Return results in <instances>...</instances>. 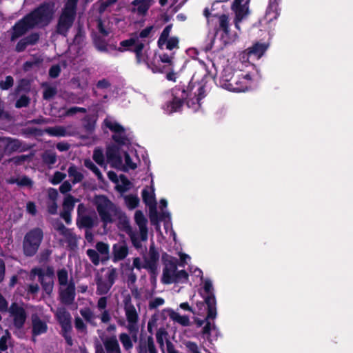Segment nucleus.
<instances>
[{"mask_svg": "<svg viewBox=\"0 0 353 353\" xmlns=\"http://www.w3.org/2000/svg\"><path fill=\"white\" fill-rule=\"evenodd\" d=\"M159 259V254L152 243L150 246L148 254L143 256V268L147 270L154 278L158 273Z\"/></svg>", "mask_w": 353, "mask_h": 353, "instance_id": "obj_16", "label": "nucleus"}, {"mask_svg": "<svg viewBox=\"0 0 353 353\" xmlns=\"http://www.w3.org/2000/svg\"><path fill=\"white\" fill-rule=\"evenodd\" d=\"M71 332H72V329H68V330L64 329V330H61V335L65 340L66 343L69 346L73 345V340H72V338L71 336Z\"/></svg>", "mask_w": 353, "mask_h": 353, "instance_id": "obj_64", "label": "nucleus"}, {"mask_svg": "<svg viewBox=\"0 0 353 353\" xmlns=\"http://www.w3.org/2000/svg\"><path fill=\"white\" fill-rule=\"evenodd\" d=\"M219 3V1H216L212 3L210 8H205L203 11V15L207 19L208 25L214 29L215 35L221 28V12Z\"/></svg>", "mask_w": 353, "mask_h": 353, "instance_id": "obj_11", "label": "nucleus"}, {"mask_svg": "<svg viewBox=\"0 0 353 353\" xmlns=\"http://www.w3.org/2000/svg\"><path fill=\"white\" fill-rule=\"evenodd\" d=\"M68 173L70 178L72 179V183L73 184H76L81 182L84 176L83 173L79 170V169L74 164H71L68 169Z\"/></svg>", "mask_w": 353, "mask_h": 353, "instance_id": "obj_40", "label": "nucleus"}, {"mask_svg": "<svg viewBox=\"0 0 353 353\" xmlns=\"http://www.w3.org/2000/svg\"><path fill=\"white\" fill-rule=\"evenodd\" d=\"M44 132L52 137H72L77 134V129L73 125H57L46 128Z\"/></svg>", "mask_w": 353, "mask_h": 353, "instance_id": "obj_22", "label": "nucleus"}, {"mask_svg": "<svg viewBox=\"0 0 353 353\" xmlns=\"http://www.w3.org/2000/svg\"><path fill=\"white\" fill-rule=\"evenodd\" d=\"M8 312L13 319L14 327L18 330L21 329L27 319V314L25 309L19 304L13 303L9 307Z\"/></svg>", "mask_w": 353, "mask_h": 353, "instance_id": "obj_20", "label": "nucleus"}, {"mask_svg": "<svg viewBox=\"0 0 353 353\" xmlns=\"http://www.w3.org/2000/svg\"><path fill=\"white\" fill-rule=\"evenodd\" d=\"M95 353H122L119 341L115 336L105 338L103 345L98 343L94 346Z\"/></svg>", "mask_w": 353, "mask_h": 353, "instance_id": "obj_19", "label": "nucleus"}, {"mask_svg": "<svg viewBox=\"0 0 353 353\" xmlns=\"http://www.w3.org/2000/svg\"><path fill=\"white\" fill-rule=\"evenodd\" d=\"M137 274L134 272L132 268H129V272L127 274V284L129 288L131 289L133 292V288L135 287V283L137 282Z\"/></svg>", "mask_w": 353, "mask_h": 353, "instance_id": "obj_49", "label": "nucleus"}, {"mask_svg": "<svg viewBox=\"0 0 353 353\" xmlns=\"http://www.w3.org/2000/svg\"><path fill=\"white\" fill-rule=\"evenodd\" d=\"M169 318L175 323L179 325L186 327L190 325V321L188 316L181 315L179 313L174 311L172 309L168 310Z\"/></svg>", "mask_w": 353, "mask_h": 353, "instance_id": "obj_38", "label": "nucleus"}, {"mask_svg": "<svg viewBox=\"0 0 353 353\" xmlns=\"http://www.w3.org/2000/svg\"><path fill=\"white\" fill-rule=\"evenodd\" d=\"M250 1V0H233L231 8L235 14L233 23L236 30H240L239 23L249 13L248 3Z\"/></svg>", "mask_w": 353, "mask_h": 353, "instance_id": "obj_14", "label": "nucleus"}, {"mask_svg": "<svg viewBox=\"0 0 353 353\" xmlns=\"http://www.w3.org/2000/svg\"><path fill=\"white\" fill-rule=\"evenodd\" d=\"M189 97L188 93L185 89L178 90L174 92V97L172 101L168 105V110L170 112L178 111L183 104V101Z\"/></svg>", "mask_w": 353, "mask_h": 353, "instance_id": "obj_28", "label": "nucleus"}, {"mask_svg": "<svg viewBox=\"0 0 353 353\" xmlns=\"http://www.w3.org/2000/svg\"><path fill=\"white\" fill-rule=\"evenodd\" d=\"M189 96H192V94L196 97V101L199 102L205 97V90L204 87L201 85H198V87L195 91L193 89L191 90Z\"/></svg>", "mask_w": 353, "mask_h": 353, "instance_id": "obj_56", "label": "nucleus"}, {"mask_svg": "<svg viewBox=\"0 0 353 353\" xmlns=\"http://www.w3.org/2000/svg\"><path fill=\"white\" fill-rule=\"evenodd\" d=\"M43 87L44 88L43 98L45 100H50L57 94V88L55 85L46 83L43 84Z\"/></svg>", "mask_w": 353, "mask_h": 353, "instance_id": "obj_44", "label": "nucleus"}, {"mask_svg": "<svg viewBox=\"0 0 353 353\" xmlns=\"http://www.w3.org/2000/svg\"><path fill=\"white\" fill-rule=\"evenodd\" d=\"M125 203L129 209H134L138 206L139 199L137 196L133 195H128L125 196Z\"/></svg>", "mask_w": 353, "mask_h": 353, "instance_id": "obj_51", "label": "nucleus"}, {"mask_svg": "<svg viewBox=\"0 0 353 353\" xmlns=\"http://www.w3.org/2000/svg\"><path fill=\"white\" fill-rule=\"evenodd\" d=\"M97 28L99 32L102 34L103 37L108 36L110 32V29L108 27H106L101 19L97 20Z\"/></svg>", "mask_w": 353, "mask_h": 353, "instance_id": "obj_63", "label": "nucleus"}, {"mask_svg": "<svg viewBox=\"0 0 353 353\" xmlns=\"http://www.w3.org/2000/svg\"><path fill=\"white\" fill-rule=\"evenodd\" d=\"M268 45L259 41L253 43L251 47L242 52L241 59L242 61H250V58L259 59L263 57L268 49Z\"/></svg>", "mask_w": 353, "mask_h": 353, "instance_id": "obj_18", "label": "nucleus"}, {"mask_svg": "<svg viewBox=\"0 0 353 353\" xmlns=\"http://www.w3.org/2000/svg\"><path fill=\"white\" fill-rule=\"evenodd\" d=\"M83 127L88 132H92L95 128V120L90 116H85L83 119Z\"/></svg>", "mask_w": 353, "mask_h": 353, "instance_id": "obj_55", "label": "nucleus"}, {"mask_svg": "<svg viewBox=\"0 0 353 353\" xmlns=\"http://www.w3.org/2000/svg\"><path fill=\"white\" fill-rule=\"evenodd\" d=\"M279 1V0H270L265 13L266 19L269 22L275 20L280 14Z\"/></svg>", "mask_w": 353, "mask_h": 353, "instance_id": "obj_33", "label": "nucleus"}, {"mask_svg": "<svg viewBox=\"0 0 353 353\" xmlns=\"http://www.w3.org/2000/svg\"><path fill=\"white\" fill-rule=\"evenodd\" d=\"M142 197L143 201L146 205H152L154 203V199L153 194L148 191L147 189H143L142 191Z\"/></svg>", "mask_w": 353, "mask_h": 353, "instance_id": "obj_60", "label": "nucleus"}, {"mask_svg": "<svg viewBox=\"0 0 353 353\" xmlns=\"http://www.w3.org/2000/svg\"><path fill=\"white\" fill-rule=\"evenodd\" d=\"M83 164L85 168L90 170L95 174L99 181H102L103 180V174L100 172L99 169L90 159H85L83 161Z\"/></svg>", "mask_w": 353, "mask_h": 353, "instance_id": "obj_45", "label": "nucleus"}, {"mask_svg": "<svg viewBox=\"0 0 353 353\" xmlns=\"http://www.w3.org/2000/svg\"><path fill=\"white\" fill-rule=\"evenodd\" d=\"M179 38L177 37H171L165 43V48L172 50L174 48H179Z\"/></svg>", "mask_w": 353, "mask_h": 353, "instance_id": "obj_61", "label": "nucleus"}, {"mask_svg": "<svg viewBox=\"0 0 353 353\" xmlns=\"http://www.w3.org/2000/svg\"><path fill=\"white\" fill-rule=\"evenodd\" d=\"M132 46L134 47L132 51L135 54L137 63H146L148 65H149L148 63L147 52L143 50L145 45H143L142 43H133Z\"/></svg>", "mask_w": 353, "mask_h": 353, "instance_id": "obj_34", "label": "nucleus"}, {"mask_svg": "<svg viewBox=\"0 0 353 353\" xmlns=\"http://www.w3.org/2000/svg\"><path fill=\"white\" fill-rule=\"evenodd\" d=\"M39 39V34L38 33H32L19 40L16 45L15 50L17 52H21L24 51L28 46L35 45L38 42Z\"/></svg>", "mask_w": 353, "mask_h": 353, "instance_id": "obj_32", "label": "nucleus"}, {"mask_svg": "<svg viewBox=\"0 0 353 353\" xmlns=\"http://www.w3.org/2000/svg\"><path fill=\"white\" fill-rule=\"evenodd\" d=\"M201 294L203 296L205 303L208 307V314L205 319L206 324L203 328V333L204 334H208L210 332L212 329L214 328V325L212 324L211 321H213L216 315L215 299L213 294V287L212 282L210 280H206L205 281Z\"/></svg>", "mask_w": 353, "mask_h": 353, "instance_id": "obj_7", "label": "nucleus"}, {"mask_svg": "<svg viewBox=\"0 0 353 353\" xmlns=\"http://www.w3.org/2000/svg\"><path fill=\"white\" fill-rule=\"evenodd\" d=\"M54 230L68 243V245L73 248L77 246L78 237L71 229L66 228L63 223L57 219L52 222Z\"/></svg>", "mask_w": 353, "mask_h": 353, "instance_id": "obj_17", "label": "nucleus"}, {"mask_svg": "<svg viewBox=\"0 0 353 353\" xmlns=\"http://www.w3.org/2000/svg\"><path fill=\"white\" fill-rule=\"evenodd\" d=\"M106 158L108 162L113 167H117L121 164V159L118 150L115 147H108L107 148Z\"/></svg>", "mask_w": 353, "mask_h": 353, "instance_id": "obj_36", "label": "nucleus"}, {"mask_svg": "<svg viewBox=\"0 0 353 353\" xmlns=\"http://www.w3.org/2000/svg\"><path fill=\"white\" fill-rule=\"evenodd\" d=\"M123 310L128 325L126 328L130 334H134V341L137 340V334L139 331V313L132 303L130 295H125L123 300Z\"/></svg>", "mask_w": 353, "mask_h": 353, "instance_id": "obj_10", "label": "nucleus"}, {"mask_svg": "<svg viewBox=\"0 0 353 353\" xmlns=\"http://www.w3.org/2000/svg\"><path fill=\"white\" fill-rule=\"evenodd\" d=\"M30 103V98L26 94H22L15 102V107L17 108H26L29 105Z\"/></svg>", "mask_w": 353, "mask_h": 353, "instance_id": "obj_52", "label": "nucleus"}, {"mask_svg": "<svg viewBox=\"0 0 353 353\" xmlns=\"http://www.w3.org/2000/svg\"><path fill=\"white\" fill-rule=\"evenodd\" d=\"M14 85V79L11 76H7L4 80L0 81V88L3 90H8Z\"/></svg>", "mask_w": 353, "mask_h": 353, "instance_id": "obj_58", "label": "nucleus"}, {"mask_svg": "<svg viewBox=\"0 0 353 353\" xmlns=\"http://www.w3.org/2000/svg\"><path fill=\"white\" fill-rule=\"evenodd\" d=\"M94 204L101 221L105 224L112 223L120 209L103 195L96 196Z\"/></svg>", "mask_w": 353, "mask_h": 353, "instance_id": "obj_8", "label": "nucleus"}, {"mask_svg": "<svg viewBox=\"0 0 353 353\" xmlns=\"http://www.w3.org/2000/svg\"><path fill=\"white\" fill-rule=\"evenodd\" d=\"M104 123L114 134L112 135L113 140L119 144L125 145L128 140L125 134L124 128L119 123L110 119H105Z\"/></svg>", "mask_w": 353, "mask_h": 353, "instance_id": "obj_21", "label": "nucleus"}, {"mask_svg": "<svg viewBox=\"0 0 353 353\" xmlns=\"http://www.w3.org/2000/svg\"><path fill=\"white\" fill-rule=\"evenodd\" d=\"M129 254V248L125 241H120L113 244L111 256L110 255V246L108 243L99 241L95 245V249H88L86 254L91 263L98 266L101 263H105L110 259L114 263L124 260Z\"/></svg>", "mask_w": 353, "mask_h": 353, "instance_id": "obj_2", "label": "nucleus"}, {"mask_svg": "<svg viewBox=\"0 0 353 353\" xmlns=\"http://www.w3.org/2000/svg\"><path fill=\"white\" fill-rule=\"evenodd\" d=\"M97 221V215L94 212H92L77 217V225L79 228H86L88 230H90L96 225Z\"/></svg>", "mask_w": 353, "mask_h": 353, "instance_id": "obj_31", "label": "nucleus"}, {"mask_svg": "<svg viewBox=\"0 0 353 353\" xmlns=\"http://www.w3.org/2000/svg\"><path fill=\"white\" fill-rule=\"evenodd\" d=\"M0 144L3 147L4 154H10L14 152L23 150L20 141L9 137L0 138Z\"/></svg>", "mask_w": 353, "mask_h": 353, "instance_id": "obj_26", "label": "nucleus"}, {"mask_svg": "<svg viewBox=\"0 0 353 353\" xmlns=\"http://www.w3.org/2000/svg\"><path fill=\"white\" fill-rule=\"evenodd\" d=\"M165 301L161 297H157L154 299H152L148 303V308L149 310H154L158 307L162 305L164 303Z\"/></svg>", "mask_w": 353, "mask_h": 353, "instance_id": "obj_62", "label": "nucleus"}, {"mask_svg": "<svg viewBox=\"0 0 353 353\" xmlns=\"http://www.w3.org/2000/svg\"><path fill=\"white\" fill-rule=\"evenodd\" d=\"M66 177V174L61 172L59 171H57L54 173L50 181L53 185H57L60 183L62 181H63Z\"/></svg>", "mask_w": 353, "mask_h": 353, "instance_id": "obj_57", "label": "nucleus"}, {"mask_svg": "<svg viewBox=\"0 0 353 353\" xmlns=\"http://www.w3.org/2000/svg\"><path fill=\"white\" fill-rule=\"evenodd\" d=\"M41 161L49 169L54 167L57 161V155L52 150H46L41 155Z\"/></svg>", "mask_w": 353, "mask_h": 353, "instance_id": "obj_35", "label": "nucleus"}, {"mask_svg": "<svg viewBox=\"0 0 353 353\" xmlns=\"http://www.w3.org/2000/svg\"><path fill=\"white\" fill-rule=\"evenodd\" d=\"M75 17L76 12L63 8L56 26V32L63 37H67Z\"/></svg>", "mask_w": 353, "mask_h": 353, "instance_id": "obj_12", "label": "nucleus"}, {"mask_svg": "<svg viewBox=\"0 0 353 353\" xmlns=\"http://www.w3.org/2000/svg\"><path fill=\"white\" fill-rule=\"evenodd\" d=\"M41 284L43 290L46 292V294H50L52 292L53 287H54V281L52 279L50 278H45L39 281Z\"/></svg>", "mask_w": 353, "mask_h": 353, "instance_id": "obj_48", "label": "nucleus"}, {"mask_svg": "<svg viewBox=\"0 0 353 353\" xmlns=\"http://www.w3.org/2000/svg\"><path fill=\"white\" fill-rule=\"evenodd\" d=\"M168 335V333L164 327H160L156 332V339L161 350H163L164 340L167 339Z\"/></svg>", "mask_w": 353, "mask_h": 353, "instance_id": "obj_47", "label": "nucleus"}, {"mask_svg": "<svg viewBox=\"0 0 353 353\" xmlns=\"http://www.w3.org/2000/svg\"><path fill=\"white\" fill-rule=\"evenodd\" d=\"M54 14L53 6L43 3L19 20L12 27L10 40L15 41L35 27L43 28L51 21Z\"/></svg>", "mask_w": 353, "mask_h": 353, "instance_id": "obj_1", "label": "nucleus"}, {"mask_svg": "<svg viewBox=\"0 0 353 353\" xmlns=\"http://www.w3.org/2000/svg\"><path fill=\"white\" fill-rule=\"evenodd\" d=\"M103 268L94 274L96 294L99 296L108 294L118 277V272L115 268L112 266L108 268L105 274H103Z\"/></svg>", "mask_w": 353, "mask_h": 353, "instance_id": "obj_6", "label": "nucleus"}, {"mask_svg": "<svg viewBox=\"0 0 353 353\" xmlns=\"http://www.w3.org/2000/svg\"><path fill=\"white\" fill-rule=\"evenodd\" d=\"M172 26L171 24L168 25L165 27L162 31L158 41L157 45L160 49H163L167 41L171 37H170V32L172 30Z\"/></svg>", "mask_w": 353, "mask_h": 353, "instance_id": "obj_43", "label": "nucleus"}, {"mask_svg": "<svg viewBox=\"0 0 353 353\" xmlns=\"http://www.w3.org/2000/svg\"><path fill=\"white\" fill-rule=\"evenodd\" d=\"M223 81L224 83L222 84V88L226 89L228 91L233 92L247 91V85L239 74H235L234 73L225 74L223 76Z\"/></svg>", "mask_w": 353, "mask_h": 353, "instance_id": "obj_13", "label": "nucleus"}, {"mask_svg": "<svg viewBox=\"0 0 353 353\" xmlns=\"http://www.w3.org/2000/svg\"><path fill=\"white\" fill-rule=\"evenodd\" d=\"M183 343L189 353H201L198 345L195 342L185 341Z\"/></svg>", "mask_w": 353, "mask_h": 353, "instance_id": "obj_54", "label": "nucleus"}, {"mask_svg": "<svg viewBox=\"0 0 353 353\" xmlns=\"http://www.w3.org/2000/svg\"><path fill=\"white\" fill-rule=\"evenodd\" d=\"M43 239V232L39 228L29 230L24 236L23 252L26 256H33L38 251Z\"/></svg>", "mask_w": 353, "mask_h": 353, "instance_id": "obj_9", "label": "nucleus"}, {"mask_svg": "<svg viewBox=\"0 0 353 353\" xmlns=\"http://www.w3.org/2000/svg\"><path fill=\"white\" fill-rule=\"evenodd\" d=\"M95 48L100 52H108V43L101 36H95L93 39Z\"/></svg>", "mask_w": 353, "mask_h": 353, "instance_id": "obj_46", "label": "nucleus"}, {"mask_svg": "<svg viewBox=\"0 0 353 353\" xmlns=\"http://www.w3.org/2000/svg\"><path fill=\"white\" fill-rule=\"evenodd\" d=\"M11 336L8 330H6V333L0 338V350L6 351L8 349V342L10 339Z\"/></svg>", "mask_w": 353, "mask_h": 353, "instance_id": "obj_59", "label": "nucleus"}, {"mask_svg": "<svg viewBox=\"0 0 353 353\" xmlns=\"http://www.w3.org/2000/svg\"><path fill=\"white\" fill-rule=\"evenodd\" d=\"M161 63H167L168 65L163 66L162 68L157 66H154L152 70L154 72H163L166 70H171L170 66L172 65V57L169 56L168 54H163L159 57Z\"/></svg>", "mask_w": 353, "mask_h": 353, "instance_id": "obj_41", "label": "nucleus"}, {"mask_svg": "<svg viewBox=\"0 0 353 353\" xmlns=\"http://www.w3.org/2000/svg\"><path fill=\"white\" fill-rule=\"evenodd\" d=\"M163 269L161 282L163 284L185 283L188 279V274L183 270H177L178 259L167 254L162 255Z\"/></svg>", "mask_w": 353, "mask_h": 353, "instance_id": "obj_4", "label": "nucleus"}, {"mask_svg": "<svg viewBox=\"0 0 353 353\" xmlns=\"http://www.w3.org/2000/svg\"><path fill=\"white\" fill-rule=\"evenodd\" d=\"M154 32V26H150L143 29L139 32H135L131 35L129 39L123 40L120 43L122 47H131L133 43H142L146 45V39L150 38L153 36Z\"/></svg>", "mask_w": 353, "mask_h": 353, "instance_id": "obj_15", "label": "nucleus"}, {"mask_svg": "<svg viewBox=\"0 0 353 353\" xmlns=\"http://www.w3.org/2000/svg\"><path fill=\"white\" fill-rule=\"evenodd\" d=\"M55 316L61 325V330L72 329L71 322L72 316L65 307L57 308L55 312Z\"/></svg>", "mask_w": 353, "mask_h": 353, "instance_id": "obj_27", "label": "nucleus"}, {"mask_svg": "<svg viewBox=\"0 0 353 353\" xmlns=\"http://www.w3.org/2000/svg\"><path fill=\"white\" fill-rule=\"evenodd\" d=\"M132 10L139 15H145L150 7V0H134Z\"/></svg>", "mask_w": 353, "mask_h": 353, "instance_id": "obj_37", "label": "nucleus"}, {"mask_svg": "<svg viewBox=\"0 0 353 353\" xmlns=\"http://www.w3.org/2000/svg\"><path fill=\"white\" fill-rule=\"evenodd\" d=\"M74 327L79 332L82 333L83 334H88L87 325L81 318L79 316L75 317Z\"/></svg>", "mask_w": 353, "mask_h": 353, "instance_id": "obj_50", "label": "nucleus"}, {"mask_svg": "<svg viewBox=\"0 0 353 353\" xmlns=\"http://www.w3.org/2000/svg\"><path fill=\"white\" fill-rule=\"evenodd\" d=\"M59 296L61 302L66 305H71L75 299L76 288L73 279L69 280L68 272L65 268L57 270Z\"/></svg>", "mask_w": 353, "mask_h": 353, "instance_id": "obj_5", "label": "nucleus"}, {"mask_svg": "<svg viewBox=\"0 0 353 353\" xmlns=\"http://www.w3.org/2000/svg\"><path fill=\"white\" fill-rule=\"evenodd\" d=\"M7 182L9 184H16L20 188H27L31 189L33 188L34 182L29 176L25 174H17L10 177Z\"/></svg>", "mask_w": 353, "mask_h": 353, "instance_id": "obj_30", "label": "nucleus"}, {"mask_svg": "<svg viewBox=\"0 0 353 353\" xmlns=\"http://www.w3.org/2000/svg\"><path fill=\"white\" fill-rule=\"evenodd\" d=\"M80 314L84 319V320L93 327L97 326V316L94 312L89 308L85 307L80 310Z\"/></svg>", "mask_w": 353, "mask_h": 353, "instance_id": "obj_42", "label": "nucleus"}, {"mask_svg": "<svg viewBox=\"0 0 353 353\" xmlns=\"http://www.w3.org/2000/svg\"><path fill=\"white\" fill-rule=\"evenodd\" d=\"M31 323L32 341L35 342L36 336L47 332L48 325L47 322L41 319L37 314H32L31 315Z\"/></svg>", "mask_w": 353, "mask_h": 353, "instance_id": "obj_25", "label": "nucleus"}, {"mask_svg": "<svg viewBox=\"0 0 353 353\" xmlns=\"http://www.w3.org/2000/svg\"><path fill=\"white\" fill-rule=\"evenodd\" d=\"M118 220V228L130 236L134 247L139 249L142 247L141 241L148 239V220L141 210H137L134 214V221L139 229V235L130 225V219L120 209L114 216Z\"/></svg>", "mask_w": 353, "mask_h": 353, "instance_id": "obj_3", "label": "nucleus"}, {"mask_svg": "<svg viewBox=\"0 0 353 353\" xmlns=\"http://www.w3.org/2000/svg\"><path fill=\"white\" fill-rule=\"evenodd\" d=\"M92 158L99 165L102 166L104 164V155L101 149L96 148L94 150Z\"/></svg>", "mask_w": 353, "mask_h": 353, "instance_id": "obj_53", "label": "nucleus"}, {"mask_svg": "<svg viewBox=\"0 0 353 353\" xmlns=\"http://www.w3.org/2000/svg\"><path fill=\"white\" fill-rule=\"evenodd\" d=\"M229 16L222 14V41L225 45L233 43L237 39L238 34L230 29Z\"/></svg>", "mask_w": 353, "mask_h": 353, "instance_id": "obj_23", "label": "nucleus"}, {"mask_svg": "<svg viewBox=\"0 0 353 353\" xmlns=\"http://www.w3.org/2000/svg\"><path fill=\"white\" fill-rule=\"evenodd\" d=\"M79 199H75L71 194H68L63 200L62 210L60 212V216L65 221L67 224L71 223V213L74 210L75 203Z\"/></svg>", "mask_w": 353, "mask_h": 353, "instance_id": "obj_24", "label": "nucleus"}, {"mask_svg": "<svg viewBox=\"0 0 353 353\" xmlns=\"http://www.w3.org/2000/svg\"><path fill=\"white\" fill-rule=\"evenodd\" d=\"M119 339L120 342L122 344V346L124 349V350L127 352H130L131 350L133 348V342H136L137 341H134V334H132V336H130V334L123 332L121 333L119 335Z\"/></svg>", "mask_w": 353, "mask_h": 353, "instance_id": "obj_39", "label": "nucleus"}, {"mask_svg": "<svg viewBox=\"0 0 353 353\" xmlns=\"http://www.w3.org/2000/svg\"><path fill=\"white\" fill-rule=\"evenodd\" d=\"M137 350L138 353L158 352L152 336H148L144 339H140Z\"/></svg>", "mask_w": 353, "mask_h": 353, "instance_id": "obj_29", "label": "nucleus"}]
</instances>
